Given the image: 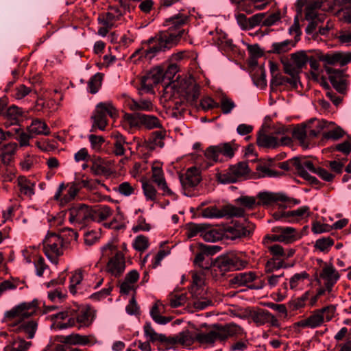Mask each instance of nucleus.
I'll use <instances>...</instances> for the list:
<instances>
[{
	"instance_id": "1",
	"label": "nucleus",
	"mask_w": 351,
	"mask_h": 351,
	"mask_svg": "<svg viewBox=\"0 0 351 351\" xmlns=\"http://www.w3.org/2000/svg\"><path fill=\"white\" fill-rule=\"evenodd\" d=\"M179 34L173 35L168 32H160L155 37L149 38L143 43L147 47L136 49L130 56V59L136 63L138 61L152 60L160 52L172 48L176 45L177 36Z\"/></svg>"
},
{
	"instance_id": "2",
	"label": "nucleus",
	"mask_w": 351,
	"mask_h": 351,
	"mask_svg": "<svg viewBox=\"0 0 351 351\" xmlns=\"http://www.w3.org/2000/svg\"><path fill=\"white\" fill-rule=\"evenodd\" d=\"M244 334L243 329L234 323L226 324H215L207 332L197 330L195 332V342L201 345L213 346L217 341H226L230 337H241Z\"/></svg>"
},
{
	"instance_id": "3",
	"label": "nucleus",
	"mask_w": 351,
	"mask_h": 351,
	"mask_svg": "<svg viewBox=\"0 0 351 351\" xmlns=\"http://www.w3.org/2000/svg\"><path fill=\"white\" fill-rule=\"evenodd\" d=\"M255 229V225L247 222L244 223H232L222 228H213L204 234V239L208 242L226 239H236L251 234Z\"/></svg>"
},
{
	"instance_id": "4",
	"label": "nucleus",
	"mask_w": 351,
	"mask_h": 351,
	"mask_svg": "<svg viewBox=\"0 0 351 351\" xmlns=\"http://www.w3.org/2000/svg\"><path fill=\"white\" fill-rule=\"evenodd\" d=\"M71 318L66 322L58 323L57 328L59 329H65L71 328L78 324V328L89 327L95 317V311L89 306L71 307Z\"/></svg>"
},
{
	"instance_id": "5",
	"label": "nucleus",
	"mask_w": 351,
	"mask_h": 351,
	"mask_svg": "<svg viewBox=\"0 0 351 351\" xmlns=\"http://www.w3.org/2000/svg\"><path fill=\"white\" fill-rule=\"evenodd\" d=\"M243 256L245 254L243 252H229L217 257L215 265L222 274L240 270L245 268L248 265V261Z\"/></svg>"
},
{
	"instance_id": "6",
	"label": "nucleus",
	"mask_w": 351,
	"mask_h": 351,
	"mask_svg": "<svg viewBox=\"0 0 351 351\" xmlns=\"http://www.w3.org/2000/svg\"><path fill=\"white\" fill-rule=\"evenodd\" d=\"M103 255L110 257L106 265V271L117 277L121 275L125 268L123 254L117 250L115 245L108 244L103 247Z\"/></svg>"
},
{
	"instance_id": "7",
	"label": "nucleus",
	"mask_w": 351,
	"mask_h": 351,
	"mask_svg": "<svg viewBox=\"0 0 351 351\" xmlns=\"http://www.w3.org/2000/svg\"><path fill=\"white\" fill-rule=\"evenodd\" d=\"M38 307V301L36 299L30 302H23L5 313V322H12L10 324H19L25 319L33 315Z\"/></svg>"
},
{
	"instance_id": "8",
	"label": "nucleus",
	"mask_w": 351,
	"mask_h": 351,
	"mask_svg": "<svg viewBox=\"0 0 351 351\" xmlns=\"http://www.w3.org/2000/svg\"><path fill=\"white\" fill-rule=\"evenodd\" d=\"M237 149V144L232 141L208 147L206 149L204 155L207 159L213 162H223L232 158Z\"/></svg>"
},
{
	"instance_id": "9",
	"label": "nucleus",
	"mask_w": 351,
	"mask_h": 351,
	"mask_svg": "<svg viewBox=\"0 0 351 351\" xmlns=\"http://www.w3.org/2000/svg\"><path fill=\"white\" fill-rule=\"evenodd\" d=\"M43 250L47 257L53 263L64 253L66 243L64 239L56 233H49L43 240Z\"/></svg>"
},
{
	"instance_id": "10",
	"label": "nucleus",
	"mask_w": 351,
	"mask_h": 351,
	"mask_svg": "<svg viewBox=\"0 0 351 351\" xmlns=\"http://www.w3.org/2000/svg\"><path fill=\"white\" fill-rule=\"evenodd\" d=\"M93 209L83 204H76L69 208L66 211V214L69 215V221L72 224H86L93 219L94 215Z\"/></svg>"
},
{
	"instance_id": "11",
	"label": "nucleus",
	"mask_w": 351,
	"mask_h": 351,
	"mask_svg": "<svg viewBox=\"0 0 351 351\" xmlns=\"http://www.w3.org/2000/svg\"><path fill=\"white\" fill-rule=\"evenodd\" d=\"M307 62L308 56L302 51L292 53L289 59L282 60L285 73L298 79V75Z\"/></svg>"
},
{
	"instance_id": "12",
	"label": "nucleus",
	"mask_w": 351,
	"mask_h": 351,
	"mask_svg": "<svg viewBox=\"0 0 351 351\" xmlns=\"http://www.w3.org/2000/svg\"><path fill=\"white\" fill-rule=\"evenodd\" d=\"M81 189L82 186L80 183H77V182H72L67 184L61 183L53 198L55 200L59 202L61 206H64L73 200Z\"/></svg>"
},
{
	"instance_id": "13",
	"label": "nucleus",
	"mask_w": 351,
	"mask_h": 351,
	"mask_svg": "<svg viewBox=\"0 0 351 351\" xmlns=\"http://www.w3.org/2000/svg\"><path fill=\"white\" fill-rule=\"evenodd\" d=\"M164 69L160 66H156L142 76L140 79L139 92L151 93L153 88L164 79Z\"/></svg>"
},
{
	"instance_id": "14",
	"label": "nucleus",
	"mask_w": 351,
	"mask_h": 351,
	"mask_svg": "<svg viewBox=\"0 0 351 351\" xmlns=\"http://www.w3.org/2000/svg\"><path fill=\"white\" fill-rule=\"evenodd\" d=\"M245 210L241 207H237L232 205H227L221 209H218L216 206H210L204 208L202 210V215L206 218H221L223 217H243Z\"/></svg>"
},
{
	"instance_id": "15",
	"label": "nucleus",
	"mask_w": 351,
	"mask_h": 351,
	"mask_svg": "<svg viewBox=\"0 0 351 351\" xmlns=\"http://www.w3.org/2000/svg\"><path fill=\"white\" fill-rule=\"evenodd\" d=\"M230 282L237 287H247L250 289H260L264 287V282L254 271L236 274L231 278Z\"/></svg>"
},
{
	"instance_id": "16",
	"label": "nucleus",
	"mask_w": 351,
	"mask_h": 351,
	"mask_svg": "<svg viewBox=\"0 0 351 351\" xmlns=\"http://www.w3.org/2000/svg\"><path fill=\"white\" fill-rule=\"evenodd\" d=\"M249 315L257 326H263L267 324L276 328L280 326L278 319L267 310L257 308L251 311Z\"/></svg>"
},
{
	"instance_id": "17",
	"label": "nucleus",
	"mask_w": 351,
	"mask_h": 351,
	"mask_svg": "<svg viewBox=\"0 0 351 351\" xmlns=\"http://www.w3.org/2000/svg\"><path fill=\"white\" fill-rule=\"evenodd\" d=\"M248 173V164L245 162H240L230 167L226 173L220 174L219 179L221 183H233L237 182L239 178Z\"/></svg>"
},
{
	"instance_id": "18",
	"label": "nucleus",
	"mask_w": 351,
	"mask_h": 351,
	"mask_svg": "<svg viewBox=\"0 0 351 351\" xmlns=\"http://www.w3.org/2000/svg\"><path fill=\"white\" fill-rule=\"evenodd\" d=\"M187 21L188 16L184 14H178L171 16L165 21L164 25L167 27V29L163 32H168L176 36L179 34V36H177V44L184 32V30L181 28L186 23Z\"/></svg>"
},
{
	"instance_id": "19",
	"label": "nucleus",
	"mask_w": 351,
	"mask_h": 351,
	"mask_svg": "<svg viewBox=\"0 0 351 351\" xmlns=\"http://www.w3.org/2000/svg\"><path fill=\"white\" fill-rule=\"evenodd\" d=\"M325 69L334 88L340 93H345L349 84L348 75L343 71L334 69L329 66H326Z\"/></svg>"
},
{
	"instance_id": "20",
	"label": "nucleus",
	"mask_w": 351,
	"mask_h": 351,
	"mask_svg": "<svg viewBox=\"0 0 351 351\" xmlns=\"http://www.w3.org/2000/svg\"><path fill=\"white\" fill-rule=\"evenodd\" d=\"M179 179L184 189L195 187L202 180L200 171L195 167H190L179 175Z\"/></svg>"
},
{
	"instance_id": "21",
	"label": "nucleus",
	"mask_w": 351,
	"mask_h": 351,
	"mask_svg": "<svg viewBox=\"0 0 351 351\" xmlns=\"http://www.w3.org/2000/svg\"><path fill=\"white\" fill-rule=\"evenodd\" d=\"M319 278L324 280L325 287L329 291H332L333 287L340 278V274L332 264H325L319 273Z\"/></svg>"
},
{
	"instance_id": "22",
	"label": "nucleus",
	"mask_w": 351,
	"mask_h": 351,
	"mask_svg": "<svg viewBox=\"0 0 351 351\" xmlns=\"http://www.w3.org/2000/svg\"><path fill=\"white\" fill-rule=\"evenodd\" d=\"M319 60L326 64L344 66L351 62V52L322 54Z\"/></svg>"
},
{
	"instance_id": "23",
	"label": "nucleus",
	"mask_w": 351,
	"mask_h": 351,
	"mask_svg": "<svg viewBox=\"0 0 351 351\" xmlns=\"http://www.w3.org/2000/svg\"><path fill=\"white\" fill-rule=\"evenodd\" d=\"M271 232L278 233L280 242L286 244L292 243L300 238L297 230L293 227L275 226Z\"/></svg>"
},
{
	"instance_id": "24",
	"label": "nucleus",
	"mask_w": 351,
	"mask_h": 351,
	"mask_svg": "<svg viewBox=\"0 0 351 351\" xmlns=\"http://www.w3.org/2000/svg\"><path fill=\"white\" fill-rule=\"evenodd\" d=\"M107 112L110 117L116 115L117 111H96L93 115L91 116L93 120V125L90 130V132H96L97 129L104 131L108 125Z\"/></svg>"
},
{
	"instance_id": "25",
	"label": "nucleus",
	"mask_w": 351,
	"mask_h": 351,
	"mask_svg": "<svg viewBox=\"0 0 351 351\" xmlns=\"http://www.w3.org/2000/svg\"><path fill=\"white\" fill-rule=\"evenodd\" d=\"M257 206H267L273 203L285 200V194L283 193L260 192L257 194Z\"/></svg>"
},
{
	"instance_id": "26",
	"label": "nucleus",
	"mask_w": 351,
	"mask_h": 351,
	"mask_svg": "<svg viewBox=\"0 0 351 351\" xmlns=\"http://www.w3.org/2000/svg\"><path fill=\"white\" fill-rule=\"evenodd\" d=\"M152 180L157 184L160 189L162 190L163 195H172L173 193L167 186L162 167L160 166L153 165L152 167Z\"/></svg>"
},
{
	"instance_id": "27",
	"label": "nucleus",
	"mask_w": 351,
	"mask_h": 351,
	"mask_svg": "<svg viewBox=\"0 0 351 351\" xmlns=\"http://www.w3.org/2000/svg\"><path fill=\"white\" fill-rule=\"evenodd\" d=\"M292 162L293 163V167L300 177L309 182L310 184L313 185H318L320 184V182L317 179V178L311 176L306 170V167L303 165V164L306 162V158H295L292 160Z\"/></svg>"
},
{
	"instance_id": "28",
	"label": "nucleus",
	"mask_w": 351,
	"mask_h": 351,
	"mask_svg": "<svg viewBox=\"0 0 351 351\" xmlns=\"http://www.w3.org/2000/svg\"><path fill=\"white\" fill-rule=\"evenodd\" d=\"M324 322V316L321 315L319 309L313 311L312 315L304 319L295 323V325L301 328H315L320 326Z\"/></svg>"
},
{
	"instance_id": "29",
	"label": "nucleus",
	"mask_w": 351,
	"mask_h": 351,
	"mask_svg": "<svg viewBox=\"0 0 351 351\" xmlns=\"http://www.w3.org/2000/svg\"><path fill=\"white\" fill-rule=\"evenodd\" d=\"M124 106L130 110H151L154 105L150 99H141L136 101L129 96L124 97Z\"/></svg>"
},
{
	"instance_id": "30",
	"label": "nucleus",
	"mask_w": 351,
	"mask_h": 351,
	"mask_svg": "<svg viewBox=\"0 0 351 351\" xmlns=\"http://www.w3.org/2000/svg\"><path fill=\"white\" fill-rule=\"evenodd\" d=\"M166 136L165 130L152 132L148 139L145 141V146L147 149L154 150L156 147H164V138Z\"/></svg>"
},
{
	"instance_id": "31",
	"label": "nucleus",
	"mask_w": 351,
	"mask_h": 351,
	"mask_svg": "<svg viewBox=\"0 0 351 351\" xmlns=\"http://www.w3.org/2000/svg\"><path fill=\"white\" fill-rule=\"evenodd\" d=\"M285 215L287 217V222L297 223L301 219L310 216V207L303 206L296 210L287 211Z\"/></svg>"
},
{
	"instance_id": "32",
	"label": "nucleus",
	"mask_w": 351,
	"mask_h": 351,
	"mask_svg": "<svg viewBox=\"0 0 351 351\" xmlns=\"http://www.w3.org/2000/svg\"><path fill=\"white\" fill-rule=\"evenodd\" d=\"M203 291L204 290L202 288L197 286L192 288V295L196 299V300L193 302V306L198 310L204 309L212 304V301L210 299L204 298L201 295Z\"/></svg>"
},
{
	"instance_id": "33",
	"label": "nucleus",
	"mask_w": 351,
	"mask_h": 351,
	"mask_svg": "<svg viewBox=\"0 0 351 351\" xmlns=\"http://www.w3.org/2000/svg\"><path fill=\"white\" fill-rule=\"evenodd\" d=\"M303 165L306 167V169L311 173L317 174L323 180L326 182H332L335 178V175L328 171L326 169L322 167H315L312 161L306 158Z\"/></svg>"
},
{
	"instance_id": "34",
	"label": "nucleus",
	"mask_w": 351,
	"mask_h": 351,
	"mask_svg": "<svg viewBox=\"0 0 351 351\" xmlns=\"http://www.w3.org/2000/svg\"><path fill=\"white\" fill-rule=\"evenodd\" d=\"M17 184L20 193L23 195L31 198L35 193V183L31 182L25 176H19L17 179Z\"/></svg>"
},
{
	"instance_id": "35",
	"label": "nucleus",
	"mask_w": 351,
	"mask_h": 351,
	"mask_svg": "<svg viewBox=\"0 0 351 351\" xmlns=\"http://www.w3.org/2000/svg\"><path fill=\"white\" fill-rule=\"evenodd\" d=\"M286 84H290L291 87L297 88L298 87V79L295 77H291L290 78L282 76L280 73H276L272 76L270 82V86L271 89H274L276 87L284 85Z\"/></svg>"
},
{
	"instance_id": "36",
	"label": "nucleus",
	"mask_w": 351,
	"mask_h": 351,
	"mask_svg": "<svg viewBox=\"0 0 351 351\" xmlns=\"http://www.w3.org/2000/svg\"><path fill=\"white\" fill-rule=\"evenodd\" d=\"M27 130L30 134L48 136L51 133L45 122L38 119L32 121V124L27 128Z\"/></svg>"
},
{
	"instance_id": "37",
	"label": "nucleus",
	"mask_w": 351,
	"mask_h": 351,
	"mask_svg": "<svg viewBox=\"0 0 351 351\" xmlns=\"http://www.w3.org/2000/svg\"><path fill=\"white\" fill-rule=\"evenodd\" d=\"M18 148V145L16 143H10L4 145L1 148V161L3 164L8 165L15 154Z\"/></svg>"
},
{
	"instance_id": "38",
	"label": "nucleus",
	"mask_w": 351,
	"mask_h": 351,
	"mask_svg": "<svg viewBox=\"0 0 351 351\" xmlns=\"http://www.w3.org/2000/svg\"><path fill=\"white\" fill-rule=\"evenodd\" d=\"M143 116L144 114L138 112L132 113L125 112L123 115V119L129 125L130 128H140L142 127Z\"/></svg>"
},
{
	"instance_id": "39",
	"label": "nucleus",
	"mask_w": 351,
	"mask_h": 351,
	"mask_svg": "<svg viewBox=\"0 0 351 351\" xmlns=\"http://www.w3.org/2000/svg\"><path fill=\"white\" fill-rule=\"evenodd\" d=\"M121 18V14L113 12H107L98 17V22L101 25H106L110 29L117 26V21Z\"/></svg>"
},
{
	"instance_id": "40",
	"label": "nucleus",
	"mask_w": 351,
	"mask_h": 351,
	"mask_svg": "<svg viewBox=\"0 0 351 351\" xmlns=\"http://www.w3.org/2000/svg\"><path fill=\"white\" fill-rule=\"evenodd\" d=\"M112 138L114 139L113 153L116 156H123L125 154L124 145L127 143L125 138L119 132L113 133Z\"/></svg>"
},
{
	"instance_id": "41",
	"label": "nucleus",
	"mask_w": 351,
	"mask_h": 351,
	"mask_svg": "<svg viewBox=\"0 0 351 351\" xmlns=\"http://www.w3.org/2000/svg\"><path fill=\"white\" fill-rule=\"evenodd\" d=\"M310 122L313 125L315 128L311 129V127L308 126L307 128V134L312 138L317 136L323 129L327 128L328 125L331 123L324 119L319 120L317 119H311Z\"/></svg>"
},
{
	"instance_id": "42",
	"label": "nucleus",
	"mask_w": 351,
	"mask_h": 351,
	"mask_svg": "<svg viewBox=\"0 0 351 351\" xmlns=\"http://www.w3.org/2000/svg\"><path fill=\"white\" fill-rule=\"evenodd\" d=\"M206 228L205 224L188 223L186 227V235L188 238H193L199 234L204 237V234L209 231H206Z\"/></svg>"
},
{
	"instance_id": "43",
	"label": "nucleus",
	"mask_w": 351,
	"mask_h": 351,
	"mask_svg": "<svg viewBox=\"0 0 351 351\" xmlns=\"http://www.w3.org/2000/svg\"><path fill=\"white\" fill-rule=\"evenodd\" d=\"M62 342L64 343L72 345H82L85 346L89 343V339L87 336L81 335L80 334H71L69 335L64 336L62 337Z\"/></svg>"
},
{
	"instance_id": "44",
	"label": "nucleus",
	"mask_w": 351,
	"mask_h": 351,
	"mask_svg": "<svg viewBox=\"0 0 351 351\" xmlns=\"http://www.w3.org/2000/svg\"><path fill=\"white\" fill-rule=\"evenodd\" d=\"M195 333L189 330H185L176 335L178 344L183 346H191L195 342Z\"/></svg>"
},
{
	"instance_id": "45",
	"label": "nucleus",
	"mask_w": 351,
	"mask_h": 351,
	"mask_svg": "<svg viewBox=\"0 0 351 351\" xmlns=\"http://www.w3.org/2000/svg\"><path fill=\"white\" fill-rule=\"evenodd\" d=\"M95 219L93 221H104L107 219L112 214V210L108 206H99L95 209H93Z\"/></svg>"
},
{
	"instance_id": "46",
	"label": "nucleus",
	"mask_w": 351,
	"mask_h": 351,
	"mask_svg": "<svg viewBox=\"0 0 351 351\" xmlns=\"http://www.w3.org/2000/svg\"><path fill=\"white\" fill-rule=\"evenodd\" d=\"M157 342L163 343L164 346L160 345L158 346V350L162 351H166L178 344L176 335L167 337L164 334H161Z\"/></svg>"
},
{
	"instance_id": "47",
	"label": "nucleus",
	"mask_w": 351,
	"mask_h": 351,
	"mask_svg": "<svg viewBox=\"0 0 351 351\" xmlns=\"http://www.w3.org/2000/svg\"><path fill=\"white\" fill-rule=\"evenodd\" d=\"M257 144L262 147H276L279 143L276 137L271 135L263 134L257 138Z\"/></svg>"
},
{
	"instance_id": "48",
	"label": "nucleus",
	"mask_w": 351,
	"mask_h": 351,
	"mask_svg": "<svg viewBox=\"0 0 351 351\" xmlns=\"http://www.w3.org/2000/svg\"><path fill=\"white\" fill-rule=\"evenodd\" d=\"M283 267H287L283 260L272 257L266 262L265 271L269 274Z\"/></svg>"
},
{
	"instance_id": "49",
	"label": "nucleus",
	"mask_w": 351,
	"mask_h": 351,
	"mask_svg": "<svg viewBox=\"0 0 351 351\" xmlns=\"http://www.w3.org/2000/svg\"><path fill=\"white\" fill-rule=\"evenodd\" d=\"M252 80L256 86L264 88L267 85L265 71L263 68L258 66L252 75Z\"/></svg>"
},
{
	"instance_id": "50",
	"label": "nucleus",
	"mask_w": 351,
	"mask_h": 351,
	"mask_svg": "<svg viewBox=\"0 0 351 351\" xmlns=\"http://www.w3.org/2000/svg\"><path fill=\"white\" fill-rule=\"evenodd\" d=\"M143 194L147 201L155 202L157 199V191L155 187L149 182H142Z\"/></svg>"
},
{
	"instance_id": "51",
	"label": "nucleus",
	"mask_w": 351,
	"mask_h": 351,
	"mask_svg": "<svg viewBox=\"0 0 351 351\" xmlns=\"http://www.w3.org/2000/svg\"><path fill=\"white\" fill-rule=\"evenodd\" d=\"M37 329V323L35 321H29L21 324L16 331H23L27 335L28 339H32L34 337Z\"/></svg>"
},
{
	"instance_id": "52",
	"label": "nucleus",
	"mask_w": 351,
	"mask_h": 351,
	"mask_svg": "<svg viewBox=\"0 0 351 351\" xmlns=\"http://www.w3.org/2000/svg\"><path fill=\"white\" fill-rule=\"evenodd\" d=\"M308 297L309 291H307L300 297L291 300L288 303L289 308L292 311H296L303 308L305 306L306 302L308 299Z\"/></svg>"
},
{
	"instance_id": "53",
	"label": "nucleus",
	"mask_w": 351,
	"mask_h": 351,
	"mask_svg": "<svg viewBox=\"0 0 351 351\" xmlns=\"http://www.w3.org/2000/svg\"><path fill=\"white\" fill-rule=\"evenodd\" d=\"M102 75L100 73L95 74L88 82V90L91 94H95L98 92L101 85Z\"/></svg>"
},
{
	"instance_id": "54",
	"label": "nucleus",
	"mask_w": 351,
	"mask_h": 351,
	"mask_svg": "<svg viewBox=\"0 0 351 351\" xmlns=\"http://www.w3.org/2000/svg\"><path fill=\"white\" fill-rule=\"evenodd\" d=\"M83 280V270L80 269L75 270L70 278L69 291L71 293L75 295L76 293V286L80 285Z\"/></svg>"
},
{
	"instance_id": "55",
	"label": "nucleus",
	"mask_w": 351,
	"mask_h": 351,
	"mask_svg": "<svg viewBox=\"0 0 351 351\" xmlns=\"http://www.w3.org/2000/svg\"><path fill=\"white\" fill-rule=\"evenodd\" d=\"M334 245V240L330 237H323L315 241L314 247L322 252H328Z\"/></svg>"
},
{
	"instance_id": "56",
	"label": "nucleus",
	"mask_w": 351,
	"mask_h": 351,
	"mask_svg": "<svg viewBox=\"0 0 351 351\" xmlns=\"http://www.w3.org/2000/svg\"><path fill=\"white\" fill-rule=\"evenodd\" d=\"M185 90V96L186 99L190 102L195 101L199 95V86L196 84L191 83L186 88L183 87Z\"/></svg>"
},
{
	"instance_id": "57",
	"label": "nucleus",
	"mask_w": 351,
	"mask_h": 351,
	"mask_svg": "<svg viewBox=\"0 0 351 351\" xmlns=\"http://www.w3.org/2000/svg\"><path fill=\"white\" fill-rule=\"evenodd\" d=\"M256 171L260 177H278L283 175L282 173L270 169L265 165H258L256 166Z\"/></svg>"
},
{
	"instance_id": "58",
	"label": "nucleus",
	"mask_w": 351,
	"mask_h": 351,
	"mask_svg": "<svg viewBox=\"0 0 351 351\" xmlns=\"http://www.w3.org/2000/svg\"><path fill=\"white\" fill-rule=\"evenodd\" d=\"M144 335L147 340L152 341V343H155L158 341L161 334L157 333L155 330L152 328L150 323L147 322L143 326Z\"/></svg>"
},
{
	"instance_id": "59",
	"label": "nucleus",
	"mask_w": 351,
	"mask_h": 351,
	"mask_svg": "<svg viewBox=\"0 0 351 351\" xmlns=\"http://www.w3.org/2000/svg\"><path fill=\"white\" fill-rule=\"evenodd\" d=\"M135 189V186L128 182H123L114 189L115 191L126 197L134 194Z\"/></svg>"
},
{
	"instance_id": "60",
	"label": "nucleus",
	"mask_w": 351,
	"mask_h": 351,
	"mask_svg": "<svg viewBox=\"0 0 351 351\" xmlns=\"http://www.w3.org/2000/svg\"><path fill=\"white\" fill-rule=\"evenodd\" d=\"M150 315L152 319L159 324H166L171 321L169 317L160 315V311L157 304H155L151 311Z\"/></svg>"
},
{
	"instance_id": "61",
	"label": "nucleus",
	"mask_w": 351,
	"mask_h": 351,
	"mask_svg": "<svg viewBox=\"0 0 351 351\" xmlns=\"http://www.w3.org/2000/svg\"><path fill=\"white\" fill-rule=\"evenodd\" d=\"M291 42L289 40L274 43L272 44V52L280 54L289 51L291 49Z\"/></svg>"
},
{
	"instance_id": "62",
	"label": "nucleus",
	"mask_w": 351,
	"mask_h": 351,
	"mask_svg": "<svg viewBox=\"0 0 351 351\" xmlns=\"http://www.w3.org/2000/svg\"><path fill=\"white\" fill-rule=\"evenodd\" d=\"M149 239L144 235H138L136 237L134 243V248L138 252H144L149 247Z\"/></svg>"
},
{
	"instance_id": "63",
	"label": "nucleus",
	"mask_w": 351,
	"mask_h": 351,
	"mask_svg": "<svg viewBox=\"0 0 351 351\" xmlns=\"http://www.w3.org/2000/svg\"><path fill=\"white\" fill-rule=\"evenodd\" d=\"M169 304L173 308L184 305L186 301V296L184 293H171L169 295Z\"/></svg>"
},
{
	"instance_id": "64",
	"label": "nucleus",
	"mask_w": 351,
	"mask_h": 351,
	"mask_svg": "<svg viewBox=\"0 0 351 351\" xmlns=\"http://www.w3.org/2000/svg\"><path fill=\"white\" fill-rule=\"evenodd\" d=\"M292 135L295 139L298 140L301 143H304L307 135L306 125H297L293 128Z\"/></svg>"
}]
</instances>
